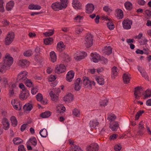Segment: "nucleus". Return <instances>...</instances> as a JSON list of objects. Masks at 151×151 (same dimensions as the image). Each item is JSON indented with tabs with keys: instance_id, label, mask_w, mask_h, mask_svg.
Here are the masks:
<instances>
[{
	"instance_id": "1",
	"label": "nucleus",
	"mask_w": 151,
	"mask_h": 151,
	"mask_svg": "<svg viewBox=\"0 0 151 151\" xmlns=\"http://www.w3.org/2000/svg\"><path fill=\"white\" fill-rule=\"evenodd\" d=\"M60 2L57 1L52 4L51 7L55 11H59L65 9L68 6V0H60Z\"/></svg>"
},
{
	"instance_id": "2",
	"label": "nucleus",
	"mask_w": 151,
	"mask_h": 151,
	"mask_svg": "<svg viewBox=\"0 0 151 151\" xmlns=\"http://www.w3.org/2000/svg\"><path fill=\"white\" fill-rule=\"evenodd\" d=\"M82 43L87 48L91 47L93 44V38L91 34H88L85 36Z\"/></svg>"
},
{
	"instance_id": "3",
	"label": "nucleus",
	"mask_w": 151,
	"mask_h": 151,
	"mask_svg": "<svg viewBox=\"0 0 151 151\" xmlns=\"http://www.w3.org/2000/svg\"><path fill=\"white\" fill-rule=\"evenodd\" d=\"M3 62L7 65L10 67L13 63V59L10 54L6 53L3 58Z\"/></svg>"
},
{
	"instance_id": "4",
	"label": "nucleus",
	"mask_w": 151,
	"mask_h": 151,
	"mask_svg": "<svg viewBox=\"0 0 151 151\" xmlns=\"http://www.w3.org/2000/svg\"><path fill=\"white\" fill-rule=\"evenodd\" d=\"M73 57L75 60H80L84 59L87 56L86 53L83 51H77L73 55Z\"/></svg>"
},
{
	"instance_id": "5",
	"label": "nucleus",
	"mask_w": 151,
	"mask_h": 151,
	"mask_svg": "<svg viewBox=\"0 0 151 151\" xmlns=\"http://www.w3.org/2000/svg\"><path fill=\"white\" fill-rule=\"evenodd\" d=\"M83 83L85 87L89 89H91L92 86H95V83L94 81H91L88 78L85 77L83 78Z\"/></svg>"
},
{
	"instance_id": "6",
	"label": "nucleus",
	"mask_w": 151,
	"mask_h": 151,
	"mask_svg": "<svg viewBox=\"0 0 151 151\" xmlns=\"http://www.w3.org/2000/svg\"><path fill=\"white\" fill-rule=\"evenodd\" d=\"M14 34L12 32H10L7 34L5 39V44L7 45L10 44L13 41L14 38Z\"/></svg>"
},
{
	"instance_id": "7",
	"label": "nucleus",
	"mask_w": 151,
	"mask_h": 151,
	"mask_svg": "<svg viewBox=\"0 0 151 151\" xmlns=\"http://www.w3.org/2000/svg\"><path fill=\"white\" fill-rule=\"evenodd\" d=\"M66 70V67L63 64H60L56 65L55 70V72L58 74L63 73L65 72Z\"/></svg>"
},
{
	"instance_id": "8",
	"label": "nucleus",
	"mask_w": 151,
	"mask_h": 151,
	"mask_svg": "<svg viewBox=\"0 0 151 151\" xmlns=\"http://www.w3.org/2000/svg\"><path fill=\"white\" fill-rule=\"evenodd\" d=\"M28 73L25 71L20 72L18 75L17 78V80L22 82L24 81L27 79V76Z\"/></svg>"
},
{
	"instance_id": "9",
	"label": "nucleus",
	"mask_w": 151,
	"mask_h": 151,
	"mask_svg": "<svg viewBox=\"0 0 151 151\" xmlns=\"http://www.w3.org/2000/svg\"><path fill=\"white\" fill-rule=\"evenodd\" d=\"M143 92L142 88L141 87H137L134 88V94L135 98L138 99L143 95Z\"/></svg>"
},
{
	"instance_id": "10",
	"label": "nucleus",
	"mask_w": 151,
	"mask_h": 151,
	"mask_svg": "<svg viewBox=\"0 0 151 151\" xmlns=\"http://www.w3.org/2000/svg\"><path fill=\"white\" fill-rule=\"evenodd\" d=\"M132 22V21L128 19L124 20L122 22L123 28L125 29H129L131 28Z\"/></svg>"
},
{
	"instance_id": "11",
	"label": "nucleus",
	"mask_w": 151,
	"mask_h": 151,
	"mask_svg": "<svg viewBox=\"0 0 151 151\" xmlns=\"http://www.w3.org/2000/svg\"><path fill=\"white\" fill-rule=\"evenodd\" d=\"M74 98L73 95L70 93H67L63 98V100L66 103H70Z\"/></svg>"
},
{
	"instance_id": "12",
	"label": "nucleus",
	"mask_w": 151,
	"mask_h": 151,
	"mask_svg": "<svg viewBox=\"0 0 151 151\" xmlns=\"http://www.w3.org/2000/svg\"><path fill=\"white\" fill-rule=\"evenodd\" d=\"M1 125L2 128L4 130L8 129L10 127V123L8 120L5 118H3L1 121Z\"/></svg>"
},
{
	"instance_id": "13",
	"label": "nucleus",
	"mask_w": 151,
	"mask_h": 151,
	"mask_svg": "<svg viewBox=\"0 0 151 151\" xmlns=\"http://www.w3.org/2000/svg\"><path fill=\"white\" fill-rule=\"evenodd\" d=\"M72 5L75 9L78 10L81 9L82 5L78 0H73Z\"/></svg>"
},
{
	"instance_id": "14",
	"label": "nucleus",
	"mask_w": 151,
	"mask_h": 151,
	"mask_svg": "<svg viewBox=\"0 0 151 151\" xmlns=\"http://www.w3.org/2000/svg\"><path fill=\"white\" fill-rule=\"evenodd\" d=\"M29 96V93L27 89L22 90L19 95V97L22 99L24 100L27 99Z\"/></svg>"
},
{
	"instance_id": "15",
	"label": "nucleus",
	"mask_w": 151,
	"mask_h": 151,
	"mask_svg": "<svg viewBox=\"0 0 151 151\" xmlns=\"http://www.w3.org/2000/svg\"><path fill=\"white\" fill-rule=\"evenodd\" d=\"M81 80L80 78H78L75 81L74 83V89L76 91H79L82 86Z\"/></svg>"
},
{
	"instance_id": "16",
	"label": "nucleus",
	"mask_w": 151,
	"mask_h": 151,
	"mask_svg": "<svg viewBox=\"0 0 151 151\" xmlns=\"http://www.w3.org/2000/svg\"><path fill=\"white\" fill-rule=\"evenodd\" d=\"M85 7L86 12L88 14L92 13L94 9V5L91 3H89L87 4Z\"/></svg>"
},
{
	"instance_id": "17",
	"label": "nucleus",
	"mask_w": 151,
	"mask_h": 151,
	"mask_svg": "<svg viewBox=\"0 0 151 151\" xmlns=\"http://www.w3.org/2000/svg\"><path fill=\"white\" fill-rule=\"evenodd\" d=\"M89 124L90 127L91 128L96 129L99 127V123L98 120L94 119L90 121Z\"/></svg>"
},
{
	"instance_id": "18",
	"label": "nucleus",
	"mask_w": 151,
	"mask_h": 151,
	"mask_svg": "<svg viewBox=\"0 0 151 151\" xmlns=\"http://www.w3.org/2000/svg\"><path fill=\"white\" fill-rule=\"evenodd\" d=\"M74 74L75 73L73 71L71 70L68 71L66 75V80L69 82H71L74 78Z\"/></svg>"
},
{
	"instance_id": "19",
	"label": "nucleus",
	"mask_w": 151,
	"mask_h": 151,
	"mask_svg": "<svg viewBox=\"0 0 151 151\" xmlns=\"http://www.w3.org/2000/svg\"><path fill=\"white\" fill-rule=\"evenodd\" d=\"M36 98L38 101H40L44 104L49 103L47 99H43L42 94L40 93H38L36 95Z\"/></svg>"
},
{
	"instance_id": "20",
	"label": "nucleus",
	"mask_w": 151,
	"mask_h": 151,
	"mask_svg": "<svg viewBox=\"0 0 151 151\" xmlns=\"http://www.w3.org/2000/svg\"><path fill=\"white\" fill-rule=\"evenodd\" d=\"M98 148L97 144H92L87 147L86 151H98Z\"/></svg>"
},
{
	"instance_id": "21",
	"label": "nucleus",
	"mask_w": 151,
	"mask_h": 151,
	"mask_svg": "<svg viewBox=\"0 0 151 151\" xmlns=\"http://www.w3.org/2000/svg\"><path fill=\"white\" fill-rule=\"evenodd\" d=\"M91 56L92 57L91 60L93 62L97 63L101 60V56L99 54L96 52L92 54Z\"/></svg>"
},
{
	"instance_id": "22",
	"label": "nucleus",
	"mask_w": 151,
	"mask_h": 151,
	"mask_svg": "<svg viewBox=\"0 0 151 151\" xmlns=\"http://www.w3.org/2000/svg\"><path fill=\"white\" fill-rule=\"evenodd\" d=\"M102 52L104 55H109L112 53V48L110 46H106L102 50Z\"/></svg>"
},
{
	"instance_id": "23",
	"label": "nucleus",
	"mask_w": 151,
	"mask_h": 151,
	"mask_svg": "<svg viewBox=\"0 0 151 151\" xmlns=\"http://www.w3.org/2000/svg\"><path fill=\"white\" fill-rule=\"evenodd\" d=\"M9 67L2 62L0 63V73H4Z\"/></svg>"
},
{
	"instance_id": "24",
	"label": "nucleus",
	"mask_w": 151,
	"mask_h": 151,
	"mask_svg": "<svg viewBox=\"0 0 151 151\" xmlns=\"http://www.w3.org/2000/svg\"><path fill=\"white\" fill-rule=\"evenodd\" d=\"M95 79L99 85H103L105 83L104 77L102 76H97L95 78Z\"/></svg>"
},
{
	"instance_id": "25",
	"label": "nucleus",
	"mask_w": 151,
	"mask_h": 151,
	"mask_svg": "<svg viewBox=\"0 0 151 151\" xmlns=\"http://www.w3.org/2000/svg\"><path fill=\"white\" fill-rule=\"evenodd\" d=\"M18 65L21 67H24L29 65V62L26 60H20L18 61Z\"/></svg>"
},
{
	"instance_id": "26",
	"label": "nucleus",
	"mask_w": 151,
	"mask_h": 151,
	"mask_svg": "<svg viewBox=\"0 0 151 151\" xmlns=\"http://www.w3.org/2000/svg\"><path fill=\"white\" fill-rule=\"evenodd\" d=\"M123 79L125 83H129L131 79L130 75L128 73H124L123 75Z\"/></svg>"
},
{
	"instance_id": "27",
	"label": "nucleus",
	"mask_w": 151,
	"mask_h": 151,
	"mask_svg": "<svg viewBox=\"0 0 151 151\" xmlns=\"http://www.w3.org/2000/svg\"><path fill=\"white\" fill-rule=\"evenodd\" d=\"M14 4V1L13 0L9 1L6 4V8L8 11H11L13 8Z\"/></svg>"
},
{
	"instance_id": "28",
	"label": "nucleus",
	"mask_w": 151,
	"mask_h": 151,
	"mask_svg": "<svg viewBox=\"0 0 151 151\" xmlns=\"http://www.w3.org/2000/svg\"><path fill=\"white\" fill-rule=\"evenodd\" d=\"M28 8L32 10H39L41 8V7L39 5L31 4L29 5Z\"/></svg>"
},
{
	"instance_id": "29",
	"label": "nucleus",
	"mask_w": 151,
	"mask_h": 151,
	"mask_svg": "<svg viewBox=\"0 0 151 151\" xmlns=\"http://www.w3.org/2000/svg\"><path fill=\"white\" fill-rule=\"evenodd\" d=\"M83 19L84 17L83 16L77 14L73 18V20L75 22L80 23L83 20Z\"/></svg>"
},
{
	"instance_id": "30",
	"label": "nucleus",
	"mask_w": 151,
	"mask_h": 151,
	"mask_svg": "<svg viewBox=\"0 0 151 151\" xmlns=\"http://www.w3.org/2000/svg\"><path fill=\"white\" fill-rule=\"evenodd\" d=\"M112 71L111 78L112 79H114L117 76L119 70L117 67L114 66L112 68Z\"/></svg>"
},
{
	"instance_id": "31",
	"label": "nucleus",
	"mask_w": 151,
	"mask_h": 151,
	"mask_svg": "<svg viewBox=\"0 0 151 151\" xmlns=\"http://www.w3.org/2000/svg\"><path fill=\"white\" fill-rule=\"evenodd\" d=\"M119 124L117 122H115L114 124L111 123L110 128L112 131H116L119 127Z\"/></svg>"
},
{
	"instance_id": "32",
	"label": "nucleus",
	"mask_w": 151,
	"mask_h": 151,
	"mask_svg": "<svg viewBox=\"0 0 151 151\" xmlns=\"http://www.w3.org/2000/svg\"><path fill=\"white\" fill-rule=\"evenodd\" d=\"M116 16L117 17L120 19L123 18V14L122 10L120 9H118L116 11Z\"/></svg>"
},
{
	"instance_id": "33",
	"label": "nucleus",
	"mask_w": 151,
	"mask_h": 151,
	"mask_svg": "<svg viewBox=\"0 0 151 151\" xmlns=\"http://www.w3.org/2000/svg\"><path fill=\"white\" fill-rule=\"evenodd\" d=\"M50 59L53 63L55 62L57 60V56L55 53L53 51L50 52Z\"/></svg>"
},
{
	"instance_id": "34",
	"label": "nucleus",
	"mask_w": 151,
	"mask_h": 151,
	"mask_svg": "<svg viewBox=\"0 0 151 151\" xmlns=\"http://www.w3.org/2000/svg\"><path fill=\"white\" fill-rule=\"evenodd\" d=\"M65 110V107L63 106V104H58V105L57 106V111L59 113H64Z\"/></svg>"
},
{
	"instance_id": "35",
	"label": "nucleus",
	"mask_w": 151,
	"mask_h": 151,
	"mask_svg": "<svg viewBox=\"0 0 151 151\" xmlns=\"http://www.w3.org/2000/svg\"><path fill=\"white\" fill-rule=\"evenodd\" d=\"M138 70L140 72L142 76L147 80H148L149 78L147 76L146 73L142 68L140 67H138Z\"/></svg>"
},
{
	"instance_id": "36",
	"label": "nucleus",
	"mask_w": 151,
	"mask_h": 151,
	"mask_svg": "<svg viewBox=\"0 0 151 151\" xmlns=\"http://www.w3.org/2000/svg\"><path fill=\"white\" fill-rule=\"evenodd\" d=\"M57 50L59 51H62L65 49V46L63 42H58L57 45Z\"/></svg>"
},
{
	"instance_id": "37",
	"label": "nucleus",
	"mask_w": 151,
	"mask_h": 151,
	"mask_svg": "<svg viewBox=\"0 0 151 151\" xmlns=\"http://www.w3.org/2000/svg\"><path fill=\"white\" fill-rule=\"evenodd\" d=\"M27 143L29 145H31L35 146L37 144V141L35 137H32L29 139Z\"/></svg>"
},
{
	"instance_id": "38",
	"label": "nucleus",
	"mask_w": 151,
	"mask_h": 151,
	"mask_svg": "<svg viewBox=\"0 0 151 151\" xmlns=\"http://www.w3.org/2000/svg\"><path fill=\"white\" fill-rule=\"evenodd\" d=\"M50 95L52 101H56L58 100V95L54 93L52 91H51L50 93Z\"/></svg>"
},
{
	"instance_id": "39",
	"label": "nucleus",
	"mask_w": 151,
	"mask_h": 151,
	"mask_svg": "<svg viewBox=\"0 0 151 151\" xmlns=\"http://www.w3.org/2000/svg\"><path fill=\"white\" fill-rule=\"evenodd\" d=\"M10 119L11 121L12 126L13 127H15L16 126L18 123V121L16 117L14 116H12L11 117Z\"/></svg>"
},
{
	"instance_id": "40",
	"label": "nucleus",
	"mask_w": 151,
	"mask_h": 151,
	"mask_svg": "<svg viewBox=\"0 0 151 151\" xmlns=\"http://www.w3.org/2000/svg\"><path fill=\"white\" fill-rule=\"evenodd\" d=\"M51 114V112L49 111H46L40 114V116L44 118H48Z\"/></svg>"
},
{
	"instance_id": "41",
	"label": "nucleus",
	"mask_w": 151,
	"mask_h": 151,
	"mask_svg": "<svg viewBox=\"0 0 151 151\" xmlns=\"http://www.w3.org/2000/svg\"><path fill=\"white\" fill-rule=\"evenodd\" d=\"M124 6L127 10H130L132 8V5L131 2L126 1L124 4Z\"/></svg>"
},
{
	"instance_id": "42",
	"label": "nucleus",
	"mask_w": 151,
	"mask_h": 151,
	"mask_svg": "<svg viewBox=\"0 0 151 151\" xmlns=\"http://www.w3.org/2000/svg\"><path fill=\"white\" fill-rule=\"evenodd\" d=\"M8 85L9 83L8 82V81L7 78H4L2 79L1 83V86L3 88H5L6 86Z\"/></svg>"
},
{
	"instance_id": "43",
	"label": "nucleus",
	"mask_w": 151,
	"mask_h": 151,
	"mask_svg": "<svg viewBox=\"0 0 151 151\" xmlns=\"http://www.w3.org/2000/svg\"><path fill=\"white\" fill-rule=\"evenodd\" d=\"M40 134L42 137H46L47 135V130L45 129H41L40 132Z\"/></svg>"
},
{
	"instance_id": "44",
	"label": "nucleus",
	"mask_w": 151,
	"mask_h": 151,
	"mask_svg": "<svg viewBox=\"0 0 151 151\" xmlns=\"http://www.w3.org/2000/svg\"><path fill=\"white\" fill-rule=\"evenodd\" d=\"M13 142L14 144L17 145L22 143L23 142V141L20 138L17 137L13 139Z\"/></svg>"
},
{
	"instance_id": "45",
	"label": "nucleus",
	"mask_w": 151,
	"mask_h": 151,
	"mask_svg": "<svg viewBox=\"0 0 151 151\" xmlns=\"http://www.w3.org/2000/svg\"><path fill=\"white\" fill-rule=\"evenodd\" d=\"M107 25L109 29L110 30H112L114 28V25L111 20L107 22Z\"/></svg>"
},
{
	"instance_id": "46",
	"label": "nucleus",
	"mask_w": 151,
	"mask_h": 151,
	"mask_svg": "<svg viewBox=\"0 0 151 151\" xmlns=\"http://www.w3.org/2000/svg\"><path fill=\"white\" fill-rule=\"evenodd\" d=\"M32 108V104H24L23 109L24 111H29Z\"/></svg>"
},
{
	"instance_id": "47",
	"label": "nucleus",
	"mask_w": 151,
	"mask_h": 151,
	"mask_svg": "<svg viewBox=\"0 0 151 151\" xmlns=\"http://www.w3.org/2000/svg\"><path fill=\"white\" fill-rule=\"evenodd\" d=\"M53 40V39L52 38L49 37L44 39V42L45 45H49L52 44Z\"/></svg>"
},
{
	"instance_id": "48",
	"label": "nucleus",
	"mask_w": 151,
	"mask_h": 151,
	"mask_svg": "<svg viewBox=\"0 0 151 151\" xmlns=\"http://www.w3.org/2000/svg\"><path fill=\"white\" fill-rule=\"evenodd\" d=\"M24 82L25 84L28 87H31L33 85L32 82L29 79H27Z\"/></svg>"
},
{
	"instance_id": "49",
	"label": "nucleus",
	"mask_w": 151,
	"mask_h": 151,
	"mask_svg": "<svg viewBox=\"0 0 151 151\" xmlns=\"http://www.w3.org/2000/svg\"><path fill=\"white\" fill-rule=\"evenodd\" d=\"M144 98H146L147 97H150L151 96V91L150 89H148L145 92L143 93Z\"/></svg>"
},
{
	"instance_id": "50",
	"label": "nucleus",
	"mask_w": 151,
	"mask_h": 151,
	"mask_svg": "<svg viewBox=\"0 0 151 151\" xmlns=\"http://www.w3.org/2000/svg\"><path fill=\"white\" fill-rule=\"evenodd\" d=\"M116 118V117L115 115L111 113L108 114L107 119L109 121L112 122Z\"/></svg>"
},
{
	"instance_id": "51",
	"label": "nucleus",
	"mask_w": 151,
	"mask_h": 151,
	"mask_svg": "<svg viewBox=\"0 0 151 151\" xmlns=\"http://www.w3.org/2000/svg\"><path fill=\"white\" fill-rule=\"evenodd\" d=\"M54 31V30L52 29L44 33L43 34L46 37L51 36L53 35Z\"/></svg>"
},
{
	"instance_id": "52",
	"label": "nucleus",
	"mask_w": 151,
	"mask_h": 151,
	"mask_svg": "<svg viewBox=\"0 0 151 151\" xmlns=\"http://www.w3.org/2000/svg\"><path fill=\"white\" fill-rule=\"evenodd\" d=\"M17 84L12 81H10L9 83V86L10 88L15 89L17 87Z\"/></svg>"
},
{
	"instance_id": "53",
	"label": "nucleus",
	"mask_w": 151,
	"mask_h": 151,
	"mask_svg": "<svg viewBox=\"0 0 151 151\" xmlns=\"http://www.w3.org/2000/svg\"><path fill=\"white\" fill-rule=\"evenodd\" d=\"M103 10L104 11L109 13H111L112 11L111 8L108 6H104L103 7Z\"/></svg>"
},
{
	"instance_id": "54",
	"label": "nucleus",
	"mask_w": 151,
	"mask_h": 151,
	"mask_svg": "<svg viewBox=\"0 0 151 151\" xmlns=\"http://www.w3.org/2000/svg\"><path fill=\"white\" fill-rule=\"evenodd\" d=\"M73 114L76 117H79L80 116V113L79 111L76 109H74L72 111Z\"/></svg>"
},
{
	"instance_id": "55",
	"label": "nucleus",
	"mask_w": 151,
	"mask_h": 151,
	"mask_svg": "<svg viewBox=\"0 0 151 151\" xmlns=\"http://www.w3.org/2000/svg\"><path fill=\"white\" fill-rule=\"evenodd\" d=\"M33 54V52L31 50H28L24 53V55L26 57H29Z\"/></svg>"
},
{
	"instance_id": "56",
	"label": "nucleus",
	"mask_w": 151,
	"mask_h": 151,
	"mask_svg": "<svg viewBox=\"0 0 151 151\" xmlns=\"http://www.w3.org/2000/svg\"><path fill=\"white\" fill-rule=\"evenodd\" d=\"M144 112V111L142 110H140L138 112H137L135 116V119L136 120H138L139 116L142 115V114H143Z\"/></svg>"
},
{
	"instance_id": "57",
	"label": "nucleus",
	"mask_w": 151,
	"mask_h": 151,
	"mask_svg": "<svg viewBox=\"0 0 151 151\" xmlns=\"http://www.w3.org/2000/svg\"><path fill=\"white\" fill-rule=\"evenodd\" d=\"M4 0H0V11L1 12H3L4 11Z\"/></svg>"
},
{
	"instance_id": "58",
	"label": "nucleus",
	"mask_w": 151,
	"mask_h": 151,
	"mask_svg": "<svg viewBox=\"0 0 151 151\" xmlns=\"http://www.w3.org/2000/svg\"><path fill=\"white\" fill-rule=\"evenodd\" d=\"M56 78V76L55 75H50L48 78V81L50 82H52L55 81Z\"/></svg>"
},
{
	"instance_id": "59",
	"label": "nucleus",
	"mask_w": 151,
	"mask_h": 151,
	"mask_svg": "<svg viewBox=\"0 0 151 151\" xmlns=\"http://www.w3.org/2000/svg\"><path fill=\"white\" fill-rule=\"evenodd\" d=\"M148 40L146 38H143L139 41V42L141 45H144L147 44Z\"/></svg>"
},
{
	"instance_id": "60",
	"label": "nucleus",
	"mask_w": 151,
	"mask_h": 151,
	"mask_svg": "<svg viewBox=\"0 0 151 151\" xmlns=\"http://www.w3.org/2000/svg\"><path fill=\"white\" fill-rule=\"evenodd\" d=\"M22 104H13V106L14 109L17 110H20L22 108Z\"/></svg>"
},
{
	"instance_id": "61",
	"label": "nucleus",
	"mask_w": 151,
	"mask_h": 151,
	"mask_svg": "<svg viewBox=\"0 0 151 151\" xmlns=\"http://www.w3.org/2000/svg\"><path fill=\"white\" fill-rule=\"evenodd\" d=\"M121 148L122 146L120 144L116 145L114 147V149L116 151H119Z\"/></svg>"
},
{
	"instance_id": "62",
	"label": "nucleus",
	"mask_w": 151,
	"mask_h": 151,
	"mask_svg": "<svg viewBox=\"0 0 151 151\" xmlns=\"http://www.w3.org/2000/svg\"><path fill=\"white\" fill-rule=\"evenodd\" d=\"M101 104H106L109 103L108 100L106 98H103L100 102Z\"/></svg>"
},
{
	"instance_id": "63",
	"label": "nucleus",
	"mask_w": 151,
	"mask_h": 151,
	"mask_svg": "<svg viewBox=\"0 0 151 151\" xmlns=\"http://www.w3.org/2000/svg\"><path fill=\"white\" fill-rule=\"evenodd\" d=\"M137 3L140 5L144 6L146 3L145 1L144 0H137Z\"/></svg>"
},
{
	"instance_id": "64",
	"label": "nucleus",
	"mask_w": 151,
	"mask_h": 151,
	"mask_svg": "<svg viewBox=\"0 0 151 151\" xmlns=\"http://www.w3.org/2000/svg\"><path fill=\"white\" fill-rule=\"evenodd\" d=\"M101 18L103 20H105L106 21H110L111 19L109 17L105 15H103L101 17Z\"/></svg>"
}]
</instances>
